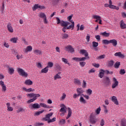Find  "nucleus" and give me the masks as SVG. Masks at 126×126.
Masks as SVG:
<instances>
[{
  "label": "nucleus",
  "instance_id": "40",
  "mask_svg": "<svg viewBox=\"0 0 126 126\" xmlns=\"http://www.w3.org/2000/svg\"><path fill=\"white\" fill-rule=\"evenodd\" d=\"M62 62H63V63H66L67 64H68V65H70V64H69V63H68V61H67V59L65 58H62Z\"/></svg>",
  "mask_w": 126,
  "mask_h": 126
},
{
  "label": "nucleus",
  "instance_id": "14",
  "mask_svg": "<svg viewBox=\"0 0 126 126\" xmlns=\"http://www.w3.org/2000/svg\"><path fill=\"white\" fill-rule=\"evenodd\" d=\"M115 57H119V58H121V59H124L125 55L122 54V52H116L114 54Z\"/></svg>",
  "mask_w": 126,
  "mask_h": 126
},
{
  "label": "nucleus",
  "instance_id": "17",
  "mask_svg": "<svg viewBox=\"0 0 126 126\" xmlns=\"http://www.w3.org/2000/svg\"><path fill=\"white\" fill-rule=\"evenodd\" d=\"M73 16V15H71L68 17H67V20H68L69 22H70L71 23V24L70 25H72L73 24H74L73 27L74 28V22H73V20H71L72 19Z\"/></svg>",
  "mask_w": 126,
  "mask_h": 126
},
{
  "label": "nucleus",
  "instance_id": "9",
  "mask_svg": "<svg viewBox=\"0 0 126 126\" xmlns=\"http://www.w3.org/2000/svg\"><path fill=\"white\" fill-rule=\"evenodd\" d=\"M66 51L69 53H73L74 52V49L71 47V45H68L65 47Z\"/></svg>",
  "mask_w": 126,
  "mask_h": 126
},
{
  "label": "nucleus",
  "instance_id": "64",
  "mask_svg": "<svg viewBox=\"0 0 126 126\" xmlns=\"http://www.w3.org/2000/svg\"><path fill=\"white\" fill-rule=\"evenodd\" d=\"M95 38L96 39L97 41H100V35H97L95 36Z\"/></svg>",
  "mask_w": 126,
  "mask_h": 126
},
{
  "label": "nucleus",
  "instance_id": "33",
  "mask_svg": "<svg viewBox=\"0 0 126 126\" xmlns=\"http://www.w3.org/2000/svg\"><path fill=\"white\" fill-rule=\"evenodd\" d=\"M38 16L39 17H40V18H42V19L45 18V17H47L46 14L42 12L39 13V14H38Z\"/></svg>",
  "mask_w": 126,
  "mask_h": 126
},
{
  "label": "nucleus",
  "instance_id": "15",
  "mask_svg": "<svg viewBox=\"0 0 126 126\" xmlns=\"http://www.w3.org/2000/svg\"><path fill=\"white\" fill-rule=\"evenodd\" d=\"M7 28L9 32H10V33H13V28H12V26H11V24H10V23H9L7 24Z\"/></svg>",
  "mask_w": 126,
  "mask_h": 126
},
{
  "label": "nucleus",
  "instance_id": "13",
  "mask_svg": "<svg viewBox=\"0 0 126 126\" xmlns=\"http://www.w3.org/2000/svg\"><path fill=\"white\" fill-rule=\"evenodd\" d=\"M111 101H112V102H113L115 105H117V106L119 105V101H118V99L115 96H113L111 97Z\"/></svg>",
  "mask_w": 126,
  "mask_h": 126
},
{
  "label": "nucleus",
  "instance_id": "38",
  "mask_svg": "<svg viewBox=\"0 0 126 126\" xmlns=\"http://www.w3.org/2000/svg\"><path fill=\"white\" fill-rule=\"evenodd\" d=\"M65 109H66V108L62 107L61 108L60 112L62 113V114L63 115H64V114H65V113H66V110H65Z\"/></svg>",
  "mask_w": 126,
  "mask_h": 126
},
{
  "label": "nucleus",
  "instance_id": "20",
  "mask_svg": "<svg viewBox=\"0 0 126 126\" xmlns=\"http://www.w3.org/2000/svg\"><path fill=\"white\" fill-rule=\"evenodd\" d=\"M76 91H77V94L78 95L79 94V96H81V95H83V94H82V93H84V91H83L82 88L77 89Z\"/></svg>",
  "mask_w": 126,
  "mask_h": 126
},
{
  "label": "nucleus",
  "instance_id": "16",
  "mask_svg": "<svg viewBox=\"0 0 126 126\" xmlns=\"http://www.w3.org/2000/svg\"><path fill=\"white\" fill-rule=\"evenodd\" d=\"M10 103L8 102L6 103L7 111H8V112H12V111H13V108L10 106Z\"/></svg>",
  "mask_w": 126,
  "mask_h": 126
},
{
  "label": "nucleus",
  "instance_id": "23",
  "mask_svg": "<svg viewBox=\"0 0 126 126\" xmlns=\"http://www.w3.org/2000/svg\"><path fill=\"white\" fill-rule=\"evenodd\" d=\"M68 115L66 118V120L69 119L71 116V114H72V110H71V109H70L69 107L68 108Z\"/></svg>",
  "mask_w": 126,
  "mask_h": 126
},
{
  "label": "nucleus",
  "instance_id": "8",
  "mask_svg": "<svg viewBox=\"0 0 126 126\" xmlns=\"http://www.w3.org/2000/svg\"><path fill=\"white\" fill-rule=\"evenodd\" d=\"M0 85L2 87V92L6 91V86L4 85V82L2 81H0Z\"/></svg>",
  "mask_w": 126,
  "mask_h": 126
},
{
  "label": "nucleus",
  "instance_id": "18",
  "mask_svg": "<svg viewBox=\"0 0 126 126\" xmlns=\"http://www.w3.org/2000/svg\"><path fill=\"white\" fill-rule=\"evenodd\" d=\"M80 54H82V55H84L86 58H88V57H89L88 55L89 54H88V52H87V51L85 49L81 50L80 51Z\"/></svg>",
  "mask_w": 126,
  "mask_h": 126
},
{
  "label": "nucleus",
  "instance_id": "26",
  "mask_svg": "<svg viewBox=\"0 0 126 126\" xmlns=\"http://www.w3.org/2000/svg\"><path fill=\"white\" fill-rule=\"evenodd\" d=\"M32 46L29 45L27 47L26 49H25V53H28V52H32Z\"/></svg>",
  "mask_w": 126,
  "mask_h": 126
},
{
  "label": "nucleus",
  "instance_id": "24",
  "mask_svg": "<svg viewBox=\"0 0 126 126\" xmlns=\"http://www.w3.org/2000/svg\"><path fill=\"white\" fill-rule=\"evenodd\" d=\"M120 126H126V119L123 118L121 119L120 122Z\"/></svg>",
  "mask_w": 126,
  "mask_h": 126
},
{
  "label": "nucleus",
  "instance_id": "43",
  "mask_svg": "<svg viewBox=\"0 0 126 126\" xmlns=\"http://www.w3.org/2000/svg\"><path fill=\"white\" fill-rule=\"evenodd\" d=\"M114 61L111 60L108 62V66H113L114 65Z\"/></svg>",
  "mask_w": 126,
  "mask_h": 126
},
{
  "label": "nucleus",
  "instance_id": "12",
  "mask_svg": "<svg viewBox=\"0 0 126 126\" xmlns=\"http://www.w3.org/2000/svg\"><path fill=\"white\" fill-rule=\"evenodd\" d=\"M61 26H63L64 27H68V26L70 25V22L61 21Z\"/></svg>",
  "mask_w": 126,
  "mask_h": 126
},
{
  "label": "nucleus",
  "instance_id": "46",
  "mask_svg": "<svg viewBox=\"0 0 126 126\" xmlns=\"http://www.w3.org/2000/svg\"><path fill=\"white\" fill-rule=\"evenodd\" d=\"M45 112V110H43L42 111H37L35 113V115L36 116H39V115H41V114H43Z\"/></svg>",
  "mask_w": 126,
  "mask_h": 126
},
{
  "label": "nucleus",
  "instance_id": "19",
  "mask_svg": "<svg viewBox=\"0 0 126 126\" xmlns=\"http://www.w3.org/2000/svg\"><path fill=\"white\" fill-rule=\"evenodd\" d=\"M109 44H112L113 47H116L118 45V41L115 39H111L110 40Z\"/></svg>",
  "mask_w": 126,
  "mask_h": 126
},
{
  "label": "nucleus",
  "instance_id": "32",
  "mask_svg": "<svg viewBox=\"0 0 126 126\" xmlns=\"http://www.w3.org/2000/svg\"><path fill=\"white\" fill-rule=\"evenodd\" d=\"M8 72L9 74H13L14 73V69H13V68L9 67L8 69Z\"/></svg>",
  "mask_w": 126,
  "mask_h": 126
},
{
  "label": "nucleus",
  "instance_id": "35",
  "mask_svg": "<svg viewBox=\"0 0 126 126\" xmlns=\"http://www.w3.org/2000/svg\"><path fill=\"white\" fill-rule=\"evenodd\" d=\"M74 83L76 85H81V82L78 79H75L74 81Z\"/></svg>",
  "mask_w": 126,
  "mask_h": 126
},
{
  "label": "nucleus",
  "instance_id": "34",
  "mask_svg": "<svg viewBox=\"0 0 126 126\" xmlns=\"http://www.w3.org/2000/svg\"><path fill=\"white\" fill-rule=\"evenodd\" d=\"M25 84L26 85H32V84H33V82L30 80H27L25 82Z\"/></svg>",
  "mask_w": 126,
  "mask_h": 126
},
{
  "label": "nucleus",
  "instance_id": "36",
  "mask_svg": "<svg viewBox=\"0 0 126 126\" xmlns=\"http://www.w3.org/2000/svg\"><path fill=\"white\" fill-rule=\"evenodd\" d=\"M120 65H121V62H117L114 64V67H115V68H119Z\"/></svg>",
  "mask_w": 126,
  "mask_h": 126
},
{
  "label": "nucleus",
  "instance_id": "25",
  "mask_svg": "<svg viewBox=\"0 0 126 126\" xmlns=\"http://www.w3.org/2000/svg\"><path fill=\"white\" fill-rule=\"evenodd\" d=\"M103 83L104 84L105 86H109L110 85V80L104 79L102 81Z\"/></svg>",
  "mask_w": 126,
  "mask_h": 126
},
{
  "label": "nucleus",
  "instance_id": "58",
  "mask_svg": "<svg viewBox=\"0 0 126 126\" xmlns=\"http://www.w3.org/2000/svg\"><path fill=\"white\" fill-rule=\"evenodd\" d=\"M79 63L80 65H81L82 67H83V66L86 64V63L84 62H81Z\"/></svg>",
  "mask_w": 126,
  "mask_h": 126
},
{
  "label": "nucleus",
  "instance_id": "41",
  "mask_svg": "<svg viewBox=\"0 0 126 126\" xmlns=\"http://www.w3.org/2000/svg\"><path fill=\"white\" fill-rule=\"evenodd\" d=\"M102 43L105 45H109V44H110V40H108L107 39H103L102 40Z\"/></svg>",
  "mask_w": 126,
  "mask_h": 126
},
{
  "label": "nucleus",
  "instance_id": "57",
  "mask_svg": "<svg viewBox=\"0 0 126 126\" xmlns=\"http://www.w3.org/2000/svg\"><path fill=\"white\" fill-rule=\"evenodd\" d=\"M87 94H89V95H91L92 94V90L89 89L87 90Z\"/></svg>",
  "mask_w": 126,
  "mask_h": 126
},
{
  "label": "nucleus",
  "instance_id": "42",
  "mask_svg": "<svg viewBox=\"0 0 126 126\" xmlns=\"http://www.w3.org/2000/svg\"><path fill=\"white\" fill-rule=\"evenodd\" d=\"M39 7V4H35L34 6L32 7V10L33 11H35V10H36V9H38Z\"/></svg>",
  "mask_w": 126,
  "mask_h": 126
},
{
  "label": "nucleus",
  "instance_id": "27",
  "mask_svg": "<svg viewBox=\"0 0 126 126\" xmlns=\"http://www.w3.org/2000/svg\"><path fill=\"white\" fill-rule=\"evenodd\" d=\"M109 8H111V9H116V10H119L120 9L119 6H116L113 4H109Z\"/></svg>",
  "mask_w": 126,
  "mask_h": 126
},
{
  "label": "nucleus",
  "instance_id": "2",
  "mask_svg": "<svg viewBox=\"0 0 126 126\" xmlns=\"http://www.w3.org/2000/svg\"><path fill=\"white\" fill-rule=\"evenodd\" d=\"M27 96H28V97H31V98H32L28 100L27 103H32V102H34L35 100H37V98H38V97H40L41 95L39 94H34V93H31L27 94Z\"/></svg>",
  "mask_w": 126,
  "mask_h": 126
},
{
  "label": "nucleus",
  "instance_id": "53",
  "mask_svg": "<svg viewBox=\"0 0 126 126\" xmlns=\"http://www.w3.org/2000/svg\"><path fill=\"white\" fill-rule=\"evenodd\" d=\"M43 125H44V123H40L37 122L34 124V126H41Z\"/></svg>",
  "mask_w": 126,
  "mask_h": 126
},
{
  "label": "nucleus",
  "instance_id": "3",
  "mask_svg": "<svg viewBox=\"0 0 126 126\" xmlns=\"http://www.w3.org/2000/svg\"><path fill=\"white\" fill-rule=\"evenodd\" d=\"M113 74V71H109L108 70H104L103 69L99 70V77L102 78L104 74Z\"/></svg>",
  "mask_w": 126,
  "mask_h": 126
},
{
  "label": "nucleus",
  "instance_id": "52",
  "mask_svg": "<svg viewBox=\"0 0 126 126\" xmlns=\"http://www.w3.org/2000/svg\"><path fill=\"white\" fill-rule=\"evenodd\" d=\"M100 125L101 126H105V120L104 119H101L100 122Z\"/></svg>",
  "mask_w": 126,
  "mask_h": 126
},
{
  "label": "nucleus",
  "instance_id": "1",
  "mask_svg": "<svg viewBox=\"0 0 126 126\" xmlns=\"http://www.w3.org/2000/svg\"><path fill=\"white\" fill-rule=\"evenodd\" d=\"M53 113H50L46 115L45 117L42 119L43 121L47 122L48 124H50V123H54V122H56L55 117H54L52 119H50V118L53 116Z\"/></svg>",
  "mask_w": 126,
  "mask_h": 126
},
{
  "label": "nucleus",
  "instance_id": "54",
  "mask_svg": "<svg viewBox=\"0 0 126 126\" xmlns=\"http://www.w3.org/2000/svg\"><path fill=\"white\" fill-rule=\"evenodd\" d=\"M126 73V70L124 69H121L120 71V74L123 75Z\"/></svg>",
  "mask_w": 126,
  "mask_h": 126
},
{
  "label": "nucleus",
  "instance_id": "59",
  "mask_svg": "<svg viewBox=\"0 0 126 126\" xmlns=\"http://www.w3.org/2000/svg\"><path fill=\"white\" fill-rule=\"evenodd\" d=\"M85 29V27H84V25H81L80 26V31H83V30H84Z\"/></svg>",
  "mask_w": 126,
  "mask_h": 126
},
{
  "label": "nucleus",
  "instance_id": "37",
  "mask_svg": "<svg viewBox=\"0 0 126 126\" xmlns=\"http://www.w3.org/2000/svg\"><path fill=\"white\" fill-rule=\"evenodd\" d=\"M79 101L81 103H82L83 104H86V100L82 96L80 97Z\"/></svg>",
  "mask_w": 126,
  "mask_h": 126
},
{
  "label": "nucleus",
  "instance_id": "22",
  "mask_svg": "<svg viewBox=\"0 0 126 126\" xmlns=\"http://www.w3.org/2000/svg\"><path fill=\"white\" fill-rule=\"evenodd\" d=\"M120 27L121 29H126V24L124 22L123 20L121 21L120 22Z\"/></svg>",
  "mask_w": 126,
  "mask_h": 126
},
{
  "label": "nucleus",
  "instance_id": "39",
  "mask_svg": "<svg viewBox=\"0 0 126 126\" xmlns=\"http://www.w3.org/2000/svg\"><path fill=\"white\" fill-rule=\"evenodd\" d=\"M54 78L55 79H60L62 78V77H61V72H59L57 74H56L54 76Z\"/></svg>",
  "mask_w": 126,
  "mask_h": 126
},
{
  "label": "nucleus",
  "instance_id": "44",
  "mask_svg": "<svg viewBox=\"0 0 126 126\" xmlns=\"http://www.w3.org/2000/svg\"><path fill=\"white\" fill-rule=\"evenodd\" d=\"M93 18L94 19H96L97 20H100V19H101V17L100 16H97L96 15H93Z\"/></svg>",
  "mask_w": 126,
  "mask_h": 126
},
{
  "label": "nucleus",
  "instance_id": "60",
  "mask_svg": "<svg viewBox=\"0 0 126 126\" xmlns=\"http://www.w3.org/2000/svg\"><path fill=\"white\" fill-rule=\"evenodd\" d=\"M56 20L57 21V24H61L62 23V21H61V20H60V18L58 17H56Z\"/></svg>",
  "mask_w": 126,
  "mask_h": 126
},
{
  "label": "nucleus",
  "instance_id": "7",
  "mask_svg": "<svg viewBox=\"0 0 126 126\" xmlns=\"http://www.w3.org/2000/svg\"><path fill=\"white\" fill-rule=\"evenodd\" d=\"M73 25L74 24H73L72 25H69L67 27H63L62 29V31L64 33H65L66 32V30H69V29H72V30H73V29L74 28L73 27Z\"/></svg>",
  "mask_w": 126,
  "mask_h": 126
},
{
  "label": "nucleus",
  "instance_id": "30",
  "mask_svg": "<svg viewBox=\"0 0 126 126\" xmlns=\"http://www.w3.org/2000/svg\"><path fill=\"white\" fill-rule=\"evenodd\" d=\"M100 35H102V36H104V37H109V36H110V33L104 32H100Z\"/></svg>",
  "mask_w": 126,
  "mask_h": 126
},
{
  "label": "nucleus",
  "instance_id": "63",
  "mask_svg": "<svg viewBox=\"0 0 126 126\" xmlns=\"http://www.w3.org/2000/svg\"><path fill=\"white\" fill-rule=\"evenodd\" d=\"M79 96H80L79 94H75L73 95V98L74 99H76V98H77V97H79Z\"/></svg>",
  "mask_w": 126,
  "mask_h": 126
},
{
  "label": "nucleus",
  "instance_id": "10",
  "mask_svg": "<svg viewBox=\"0 0 126 126\" xmlns=\"http://www.w3.org/2000/svg\"><path fill=\"white\" fill-rule=\"evenodd\" d=\"M119 85V81L117 80V79H114L113 80V83L112 85V89H114V88H116V87H117Z\"/></svg>",
  "mask_w": 126,
  "mask_h": 126
},
{
  "label": "nucleus",
  "instance_id": "51",
  "mask_svg": "<svg viewBox=\"0 0 126 126\" xmlns=\"http://www.w3.org/2000/svg\"><path fill=\"white\" fill-rule=\"evenodd\" d=\"M47 64H48V66H48V68L49 67H53L54 65V63L52 62H48Z\"/></svg>",
  "mask_w": 126,
  "mask_h": 126
},
{
  "label": "nucleus",
  "instance_id": "6",
  "mask_svg": "<svg viewBox=\"0 0 126 126\" xmlns=\"http://www.w3.org/2000/svg\"><path fill=\"white\" fill-rule=\"evenodd\" d=\"M29 107L30 108V109H40V105L39 104H38L37 103H34L33 104H30L29 106Z\"/></svg>",
  "mask_w": 126,
  "mask_h": 126
},
{
  "label": "nucleus",
  "instance_id": "31",
  "mask_svg": "<svg viewBox=\"0 0 126 126\" xmlns=\"http://www.w3.org/2000/svg\"><path fill=\"white\" fill-rule=\"evenodd\" d=\"M17 40H18V37H12L10 39V41L11 43H17Z\"/></svg>",
  "mask_w": 126,
  "mask_h": 126
},
{
  "label": "nucleus",
  "instance_id": "50",
  "mask_svg": "<svg viewBox=\"0 0 126 126\" xmlns=\"http://www.w3.org/2000/svg\"><path fill=\"white\" fill-rule=\"evenodd\" d=\"M100 112H101V108H100V107L97 108V109L95 111V112L96 113V114H97V115H99Z\"/></svg>",
  "mask_w": 126,
  "mask_h": 126
},
{
  "label": "nucleus",
  "instance_id": "62",
  "mask_svg": "<svg viewBox=\"0 0 126 126\" xmlns=\"http://www.w3.org/2000/svg\"><path fill=\"white\" fill-rule=\"evenodd\" d=\"M86 39L87 42H89V41H90V35H89V34H87Z\"/></svg>",
  "mask_w": 126,
  "mask_h": 126
},
{
  "label": "nucleus",
  "instance_id": "4",
  "mask_svg": "<svg viewBox=\"0 0 126 126\" xmlns=\"http://www.w3.org/2000/svg\"><path fill=\"white\" fill-rule=\"evenodd\" d=\"M17 71L19 74L22 76H24V77H27V76H28V74H27V73H26L22 68H18Z\"/></svg>",
  "mask_w": 126,
  "mask_h": 126
},
{
  "label": "nucleus",
  "instance_id": "21",
  "mask_svg": "<svg viewBox=\"0 0 126 126\" xmlns=\"http://www.w3.org/2000/svg\"><path fill=\"white\" fill-rule=\"evenodd\" d=\"M39 106L41 108V107H42V108H45L46 109H51V107L50 105H47V104L43 103H40L39 104Z\"/></svg>",
  "mask_w": 126,
  "mask_h": 126
},
{
  "label": "nucleus",
  "instance_id": "55",
  "mask_svg": "<svg viewBox=\"0 0 126 126\" xmlns=\"http://www.w3.org/2000/svg\"><path fill=\"white\" fill-rule=\"evenodd\" d=\"M65 97H66V94H65V93H63L62 97H61V99L64 100V99H65Z\"/></svg>",
  "mask_w": 126,
  "mask_h": 126
},
{
  "label": "nucleus",
  "instance_id": "56",
  "mask_svg": "<svg viewBox=\"0 0 126 126\" xmlns=\"http://www.w3.org/2000/svg\"><path fill=\"white\" fill-rule=\"evenodd\" d=\"M68 38V34H66V33H64L63 34V37H62V39H66Z\"/></svg>",
  "mask_w": 126,
  "mask_h": 126
},
{
  "label": "nucleus",
  "instance_id": "49",
  "mask_svg": "<svg viewBox=\"0 0 126 126\" xmlns=\"http://www.w3.org/2000/svg\"><path fill=\"white\" fill-rule=\"evenodd\" d=\"M87 82V81H86L84 80L83 81V84H82V88H86Z\"/></svg>",
  "mask_w": 126,
  "mask_h": 126
},
{
  "label": "nucleus",
  "instance_id": "47",
  "mask_svg": "<svg viewBox=\"0 0 126 126\" xmlns=\"http://www.w3.org/2000/svg\"><path fill=\"white\" fill-rule=\"evenodd\" d=\"M105 55H101L96 58L97 60H103V59H105Z\"/></svg>",
  "mask_w": 126,
  "mask_h": 126
},
{
  "label": "nucleus",
  "instance_id": "48",
  "mask_svg": "<svg viewBox=\"0 0 126 126\" xmlns=\"http://www.w3.org/2000/svg\"><path fill=\"white\" fill-rule=\"evenodd\" d=\"M92 44L93 47H94V48H96V47H98V45H99V43H98V42L95 41H93Z\"/></svg>",
  "mask_w": 126,
  "mask_h": 126
},
{
  "label": "nucleus",
  "instance_id": "28",
  "mask_svg": "<svg viewBox=\"0 0 126 126\" xmlns=\"http://www.w3.org/2000/svg\"><path fill=\"white\" fill-rule=\"evenodd\" d=\"M34 54L38 56V55H42V51L41 50H39L38 49H35L33 51Z\"/></svg>",
  "mask_w": 126,
  "mask_h": 126
},
{
  "label": "nucleus",
  "instance_id": "11",
  "mask_svg": "<svg viewBox=\"0 0 126 126\" xmlns=\"http://www.w3.org/2000/svg\"><path fill=\"white\" fill-rule=\"evenodd\" d=\"M90 122L92 125H95L97 123V119L94 118V116L91 115Z\"/></svg>",
  "mask_w": 126,
  "mask_h": 126
},
{
  "label": "nucleus",
  "instance_id": "29",
  "mask_svg": "<svg viewBox=\"0 0 126 126\" xmlns=\"http://www.w3.org/2000/svg\"><path fill=\"white\" fill-rule=\"evenodd\" d=\"M49 71V68L48 66L45 67L44 68L42 69L41 70V73H47Z\"/></svg>",
  "mask_w": 126,
  "mask_h": 126
},
{
  "label": "nucleus",
  "instance_id": "5",
  "mask_svg": "<svg viewBox=\"0 0 126 126\" xmlns=\"http://www.w3.org/2000/svg\"><path fill=\"white\" fill-rule=\"evenodd\" d=\"M88 59H89V57L83 58L74 57L72 58V60L75 61V62H84L86 60Z\"/></svg>",
  "mask_w": 126,
  "mask_h": 126
},
{
  "label": "nucleus",
  "instance_id": "61",
  "mask_svg": "<svg viewBox=\"0 0 126 126\" xmlns=\"http://www.w3.org/2000/svg\"><path fill=\"white\" fill-rule=\"evenodd\" d=\"M37 65V67H38V68H42V64H41V63H38L36 64Z\"/></svg>",
  "mask_w": 126,
  "mask_h": 126
},
{
  "label": "nucleus",
  "instance_id": "45",
  "mask_svg": "<svg viewBox=\"0 0 126 126\" xmlns=\"http://www.w3.org/2000/svg\"><path fill=\"white\" fill-rule=\"evenodd\" d=\"M25 109H24V108H22V107H20L18 110L17 111V113H19L21 112H25Z\"/></svg>",
  "mask_w": 126,
  "mask_h": 126
}]
</instances>
